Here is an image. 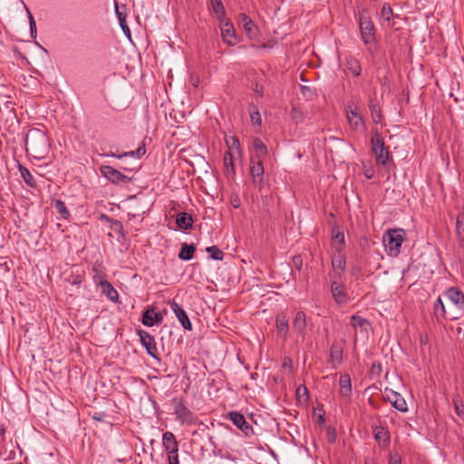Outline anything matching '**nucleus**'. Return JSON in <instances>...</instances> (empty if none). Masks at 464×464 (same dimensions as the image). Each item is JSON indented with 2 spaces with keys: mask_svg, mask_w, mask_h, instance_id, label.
Returning <instances> with one entry per match:
<instances>
[{
  "mask_svg": "<svg viewBox=\"0 0 464 464\" xmlns=\"http://www.w3.org/2000/svg\"><path fill=\"white\" fill-rule=\"evenodd\" d=\"M25 150L36 160H43L47 157L50 150L49 138L44 130L32 128L24 138Z\"/></svg>",
  "mask_w": 464,
  "mask_h": 464,
  "instance_id": "nucleus-1",
  "label": "nucleus"
},
{
  "mask_svg": "<svg viewBox=\"0 0 464 464\" xmlns=\"http://www.w3.org/2000/svg\"><path fill=\"white\" fill-rule=\"evenodd\" d=\"M371 134V150L374 155L376 164L386 167L392 160L389 147L385 145L384 139L378 130L372 129Z\"/></svg>",
  "mask_w": 464,
  "mask_h": 464,
  "instance_id": "nucleus-2",
  "label": "nucleus"
},
{
  "mask_svg": "<svg viewBox=\"0 0 464 464\" xmlns=\"http://www.w3.org/2000/svg\"><path fill=\"white\" fill-rule=\"evenodd\" d=\"M406 237L403 228L388 229L382 237L386 254L396 257L401 253V247Z\"/></svg>",
  "mask_w": 464,
  "mask_h": 464,
  "instance_id": "nucleus-3",
  "label": "nucleus"
},
{
  "mask_svg": "<svg viewBox=\"0 0 464 464\" xmlns=\"http://www.w3.org/2000/svg\"><path fill=\"white\" fill-rule=\"evenodd\" d=\"M171 404L174 409L176 420L182 425L190 426L197 422V415L186 406L185 401L182 398L174 397L171 400Z\"/></svg>",
  "mask_w": 464,
  "mask_h": 464,
  "instance_id": "nucleus-4",
  "label": "nucleus"
},
{
  "mask_svg": "<svg viewBox=\"0 0 464 464\" xmlns=\"http://www.w3.org/2000/svg\"><path fill=\"white\" fill-rule=\"evenodd\" d=\"M359 26L363 44L367 45L375 43V26L371 17L365 12L360 14Z\"/></svg>",
  "mask_w": 464,
  "mask_h": 464,
  "instance_id": "nucleus-5",
  "label": "nucleus"
},
{
  "mask_svg": "<svg viewBox=\"0 0 464 464\" xmlns=\"http://www.w3.org/2000/svg\"><path fill=\"white\" fill-rule=\"evenodd\" d=\"M346 117L351 129L353 130H362L365 128L363 118L357 105L353 102H348L345 107Z\"/></svg>",
  "mask_w": 464,
  "mask_h": 464,
  "instance_id": "nucleus-6",
  "label": "nucleus"
},
{
  "mask_svg": "<svg viewBox=\"0 0 464 464\" xmlns=\"http://www.w3.org/2000/svg\"><path fill=\"white\" fill-rule=\"evenodd\" d=\"M341 274L337 272L331 276V293L338 304H343L346 301V295L344 286L339 282Z\"/></svg>",
  "mask_w": 464,
  "mask_h": 464,
  "instance_id": "nucleus-7",
  "label": "nucleus"
},
{
  "mask_svg": "<svg viewBox=\"0 0 464 464\" xmlns=\"http://www.w3.org/2000/svg\"><path fill=\"white\" fill-rule=\"evenodd\" d=\"M384 393L385 395L383 399L388 401L396 410L401 412H406L408 411L406 401L399 392L386 388Z\"/></svg>",
  "mask_w": 464,
  "mask_h": 464,
  "instance_id": "nucleus-8",
  "label": "nucleus"
},
{
  "mask_svg": "<svg viewBox=\"0 0 464 464\" xmlns=\"http://www.w3.org/2000/svg\"><path fill=\"white\" fill-rule=\"evenodd\" d=\"M228 420H230L235 426L240 429L246 437H250L254 434L253 427L246 420L245 416L240 412H228Z\"/></svg>",
  "mask_w": 464,
  "mask_h": 464,
  "instance_id": "nucleus-9",
  "label": "nucleus"
},
{
  "mask_svg": "<svg viewBox=\"0 0 464 464\" xmlns=\"http://www.w3.org/2000/svg\"><path fill=\"white\" fill-rule=\"evenodd\" d=\"M139 335L142 345L145 347L147 353L153 358L158 359V348L154 337L144 330L139 331Z\"/></svg>",
  "mask_w": 464,
  "mask_h": 464,
  "instance_id": "nucleus-10",
  "label": "nucleus"
},
{
  "mask_svg": "<svg viewBox=\"0 0 464 464\" xmlns=\"http://www.w3.org/2000/svg\"><path fill=\"white\" fill-rule=\"evenodd\" d=\"M100 171L103 177H105L112 183L118 184L121 181L125 182L129 180V178L127 176L123 175L121 171L111 166H101Z\"/></svg>",
  "mask_w": 464,
  "mask_h": 464,
  "instance_id": "nucleus-11",
  "label": "nucleus"
},
{
  "mask_svg": "<svg viewBox=\"0 0 464 464\" xmlns=\"http://www.w3.org/2000/svg\"><path fill=\"white\" fill-rule=\"evenodd\" d=\"M263 161L258 160L251 159L250 173L252 176L253 182L259 188H262L264 182V166Z\"/></svg>",
  "mask_w": 464,
  "mask_h": 464,
  "instance_id": "nucleus-12",
  "label": "nucleus"
},
{
  "mask_svg": "<svg viewBox=\"0 0 464 464\" xmlns=\"http://www.w3.org/2000/svg\"><path fill=\"white\" fill-rule=\"evenodd\" d=\"M220 30L223 41L228 45H234L236 32L233 24L229 20L224 19L223 22H220Z\"/></svg>",
  "mask_w": 464,
  "mask_h": 464,
  "instance_id": "nucleus-13",
  "label": "nucleus"
},
{
  "mask_svg": "<svg viewBox=\"0 0 464 464\" xmlns=\"http://www.w3.org/2000/svg\"><path fill=\"white\" fill-rule=\"evenodd\" d=\"M443 295L458 308L464 309V293L459 287H450L445 290Z\"/></svg>",
  "mask_w": 464,
  "mask_h": 464,
  "instance_id": "nucleus-14",
  "label": "nucleus"
},
{
  "mask_svg": "<svg viewBox=\"0 0 464 464\" xmlns=\"http://www.w3.org/2000/svg\"><path fill=\"white\" fill-rule=\"evenodd\" d=\"M170 307L185 330H192V324L186 311L175 301L170 304Z\"/></svg>",
  "mask_w": 464,
  "mask_h": 464,
  "instance_id": "nucleus-15",
  "label": "nucleus"
},
{
  "mask_svg": "<svg viewBox=\"0 0 464 464\" xmlns=\"http://www.w3.org/2000/svg\"><path fill=\"white\" fill-rule=\"evenodd\" d=\"M163 316L160 313H156L154 307L148 306L143 312L141 322L146 326H153L155 324H160Z\"/></svg>",
  "mask_w": 464,
  "mask_h": 464,
  "instance_id": "nucleus-16",
  "label": "nucleus"
},
{
  "mask_svg": "<svg viewBox=\"0 0 464 464\" xmlns=\"http://www.w3.org/2000/svg\"><path fill=\"white\" fill-rule=\"evenodd\" d=\"M252 147L255 151V155L252 156L251 159L258 160V161H263L266 158H267V147L259 138H255L253 140Z\"/></svg>",
  "mask_w": 464,
  "mask_h": 464,
  "instance_id": "nucleus-17",
  "label": "nucleus"
},
{
  "mask_svg": "<svg viewBox=\"0 0 464 464\" xmlns=\"http://www.w3.org/2000/svg\"><path fill=\"white\" fill-rule=\"evenodd\" d=\"M339 387L340 396L350 399L352 396V382L351 377L348 373L341 374Z\"/></svg>",
  "mask_w": 464,
  "mask_h": 464,
  "instance_id": "nucleus-18",
  "label": "nucleus"
},
{
  "mask_svg": "<svg viewBox=\"0 0 464 464\" xmlns=\"http://www.w3.org/2000/svg\"><path fill=\"white\" fill-rule=\"evenodd\" d=\"M307 326L306 315L303 311H298L293 321V327L301 336H304L305 329Z\"/></svg>",
  "mask_w": 464,
  "mask_h": 464,
  "instance_id": "nucleus-19",
  "label": "nucleus"
},
{
  "mask_svg": "<svg viewBox=\"0 0 464 464\" xmlns=\"http://www.w3.org/2000/svg\"><path fill=\"white\" fill-rule=\"evenodd\" d=\"M276 326L278 334L286 340L289 332V322L285 314H280L276 315Z\"/></svg>",
  "mask_w": 464,
  "mask_h": 464,
  "instance_id": "nucleus-20",
  "label": "nucleus"
},
{
  "mask_svg": "<svg viewBox=\"0 0 464 464\" xmlns=\"http://www.w3.org/2000/svg\"><path fill=\"white\" fill-rule=\"evenodd\" d=\"M433 314L436 321L440 324L447 319L446 307L440 296L433 304Z\"/></svg>",
  "mask_w": 464,
  "mask_h": 464,
  "instance_id": "nucleus-21",
  "label": "nucleus"
},
{
  "mask_svg": "<svg viewBox=\"0 0 464 464\" xmlns=\"http://www.w3.org/2000/svg\"><path fill=\"white\" fill-rule=\"evenodd\" d=\"M373 436L378 443L383 442L384 446L389 445L391 436L388 430L383 426H377L373 428Z\"/></svg>",
  "mask_w": 464,
  "mask_h": 464,
  "instance_id": "nucleus-22",
  "label": "nucleus"
},
{
  "mask_svg": "<svg viewBox=\"0 0 464 464\" xmlns=\"http://www.w3.org/2000/svg\"><path fill=\"white\" fill-rule=\"evenodd\" d=\"M345 68L351 72L354 76H360L362 72V66L360 62L353 56H347L344 61Z\"/></svg>",
  "mask_w": 464,
  "mask_h": 464,
  "instance_id": "nucleus-23",
  "label": "nucleus"
},
{
  "mask_svg": "<svg viewBox=\"0 0 464 464\" xmlns=\"http://www.w3.org/2000/svg\"><path fill=\"white\" fill-rule=\"evenodd\" d=\"M162 444L165 451L179 449L177 439L171 431H166L163 433Z\"/></svg>",
  "mask_w": 464,
  "mask_h": 464,
  "instance_id": "nucleus-24",
  "label": "nucleus"
},
{
  "mask_svg": "<svg viewBox=\"0 0 464 464\" xmlns=\"http://www.w3.org/2000/svg\"><path fill=\"white\" fill-rule=\"evenodd\" d=\"M176 224L180 229L188 230L192 228L193 218L191 215L181 212L177 215Z\"/></svg>",
  "mask_w": 464,
  "mask_h": 464,
  "instance_id": "nucleus-25",
  "label": "nucleus"
},
{
  "mask_svg": "<svg viewBox=\"0 0 464 464\" xmlns=\"http://www.w3.org/2000/svg\"><path fill=\"white\" fill-rule=\"evenodd\" d=\"M332 238L334 240L333 246L336 252L341 253L345 246L344 235L336 228H333Z\"/></svg>",
  "mask_w": 464,
  "mask_h": 464,
  "instance_id": "nucleus-26",
  "label": "nucleus"
},
{
  "mask_svg": "<svg viewBox=\"0 0 464 464\" xmlns=\"http://www.w3.org/2000/svg\"><path fill=\"white\" fill-rule=\"evenodd\" d=\"M368 108L371 112L372 119L374 123L379 124L382 121V111L375 99H370Z\"/></svg>",
  "mask_w": 464,
  "mask_h": 464,
  "instance_id": "nucleus-27",
  "label": "nucleus"
},
{
  "mask_svg": "<svg viewBox=\"0 0 464 464\" xmlns=\"http://www.w3.org/2000/svg\"><path fill=\"white\" fill-rule=\"evenodd\" d=\"M99 285L102 287V294L106 295L108 299H110L112 302L118 301L119 294L109 281H105Z\"/></svg>",
  "mask_w": 464,
  "mask_h": 464,
  "instance_id": "nucleus-28",
  "label": "nucleus"
},
{
  "mask_svg": "<svg viewBox=\"0 0 464 464\" xmlns=\"http://www.w3.org/2000/svg\"><path fill=\"white\" fill-rule=\"evenodd\" d=\"M210 8L220 22L226 19V10L221 0H210Z\"/></svg>",
  "mask_w": 464,
  "mask_h": 464,
  "instance_id": "nucleus-29",
  "label": "nucleus"
},
{
  "mask_svg": "<svg viewBox=\"0 0 464 464\" xmlns=\"http://www.w3.org/2000/svg\"><path fill=\"white\" fill-rule=\"evenodd\" d=\"M196 247L194 245H188V243L181 244V249L179 253V258L184 261H188L193 258Z\"/></svg>",
  "mask_w": 464,
  "mask_h": 464,
  "instance_id": "nucleus-30",
  "label": "nucleus"
},
{
  "mask_svg": "<svg viewBox=\"0 0 464 464\" xmlns=\"http://www.w3.org/2000/svg\"><path fill=\"white\" fill-rule=\"evenodd\" d=\"M92 273H93V276H92V278H93V281L94 283L99 285L101 284H102L103 282L107 281L106 280V276L102 270V264L100 263H95L93 264L92 266Z\"/></svg>",
  "mask_w": 464,
  "mask_h": 464,
  "instance_id": "nucleus-31",
  "label": "nucleus"
},
{
  "mask_svg": "<svg viewBox=\"0 0 464 464\" xmlns=\"http://www.w3.org/2000/svg\"><path fill=\"white\" fill-rule=\"evenodd\" d=\"M330 359L333 363L337 365L343 362V349L337 343H333L330 348Z\"/></svg>",
  "mask_w": 464,
  "mask_h": 464,
  "instance_id": "nucleus-32",
  "label": "nucleus"
},
{
  "mask_svg": "<svg viewBox=\"0 0 464 464\" xmlns=\"http://www.w3.org/2000/svg\"><path fill=\"white\" fill-rule=\"evenodd\" d=\"M331 263H332V266L334 270L335 269H339L341 271L345 270L346 260H345L344 256L342 255V252L341 253L337 252V254L333 255V256L331 258Z\"/></svg>",
  "mask_w": 464,
  "mask_h": 464,
  "instance_id": "nucleus-33",
  "label": "nucleus"
},
{
  "mask_svg": "<svg viewBox=\"0 0 464 464\" xmlns=\"http://www.w3.org/2000/svg\"><path fill=\"white\" fill-rule=\"evenodd\" d=\"M19 170L26 185L31 188H35L36 181L32 173L30 172V170L27 168L22 166L21 164H19Z\"/></svg>",
  "mask_w": 464,
  "mask_h": 464,
  "instance_id": "nucleus-34",
  "label": "nucleus"
},
{
  "mask_svg": "<svg viewBox=\"0 0 464 464\" xmlns=\"http://www.w3.org/2000/svg\"><path fill=\"white\" fill-rule=\"evenodd\" d=\"M225 174L228 177L235 174V167L233 163V155L230 151L224 154Z\"/></svg>",
  "mask_w": 464,
  "mask_h": 464,
  "instance_id": "nucleus-35",
  "label": "nucleus"
},
{
  "mask_svg": "<svg viewBox=\"0 0 464 464\" xmlns=\"http://www.w3.org/2000/svg\"><path fill=\"white\" fill-rule=\"evenodd\" d=\"M53 206L63 218L66 219L70 217V212L68 211L67 207L63 200L54 199L53 202Z\"/></svg>",
  "mask_w": 464,
  "mask_h": 464,
  "instance_id": "nucleus-36",
  "label": "nucleus"
},
{
  "mask_svg": "<svg viewBox=\"0 0 464 464\" xmlns=\"http://www.w3.org/2000/svg\"><path fill=\"white\" fill-rule=\"evenodd\" d=\"M351 325L354 328H365L370 325V323L367 319L359 316V315H352L351 316Z\"/></svg>",
  "mask_w": 464,
  "mask_h": 464,
  "instance_id": "nucleus-37",
  "label": "nucleus"
},
{
  "mask_svg": "<svg viewBox=\"0 0 464 464\" xmlns=\"http://www.w3.org/2000/svg\"><path fill=\"white\" fill-rule=\"evenodd\" d=\"M206 251L213 260H222L224 257V253L217 246H208Z\"/></svg>",
  "mask_w": 464,
  "mask_h": 464,
  "instance_id": "nucleus-38",
  "label": "nucleus"
},
{
  "mask_svg": "<svg viewBox=\"0 0 464 464\" xmlns=\"http://www.w3.org/2000/svg\"><path fill=\"white\" fill-rule=\"evenodd\" d=\"M243 28L249 39L257 38L258 29L254 22H248V24L246 26H244Z\"/></svg>",
  "mask_w": 464,
  "mask_h": 464,
  "instance_id": "nucleus-39",
  "label": "nucleus"
},
{
  "mask_svg": "<svg viewBox=\"0 0 464 464\" xmlns=\"http://www.w3.org/2000/svg\"><path fill=\"white\" fill-rule=\"evenodd\" d=\"M456 231L458 237L464 242V214H460L457 218Z\"/></svg>",
  "mask_w": 464,
  "mask_h": 464,
  "instance_id": "nucleus-40",
  "label": "nucleus"
},
{
  "mask_svg": "<svg viewBox=\"0 0 464 464\" xmlns=\"http://www.w3.org/2000/svg\"><path fill=\"white\" fill-rule=\"evenodd\" d=\"M393 15V12L390 5L384 4L381 10V18L384 21L390 22Z\"/></svg>",
  "mask_w": 464,
  "mask_h": 464,
  "instance_id": "nucleus-41",
  "label": "nucleus"
},
{
  "mask_svg": "<svg viewBox=\"0 0 464 464\" xmlns=\"http://www.w3.org/2000/svg\"><path fill=\"white\" fill-rule=\"evenodd\" d=\"M145 153H146V149H145L144 142H142L141 145H140L136 150L123 152V154H127V157L130 156V157H136V158H140Z\"/></svg>",
  "mask_w": 464,
  "mask_h": 464,
  "instance_id": "nucleus-42",
  "label": "nucleus"
},
{
  "mask_svg": "<svg viewBox=\"0 0 464 464\" xmlns=\"http://www.w3.org/2000/svg\"><path fill=\"white\" fill-rule=\"evenodd\" d=\"M115 12H116L117 17L119 19L120 25L121 26L123 31H125V30L129 31V27L126 23V15L119 10V6L117 5H115Z\"/></svg>",
  "mask_w": 464,
  "mask_h": 464,
  "instance_id": "nucleus-43",
  "label": "nucleus"
},
{
  "mask_svg": "<svg viewBox=\"0 0 464 464\" xmlns=\"http://www.w3.org/2000/svg\"><path fill=\"white\" fill-rule=\"evenodd\" d=\"M28 18H29V24H30V32L33 38L36 37V23L34 21V18L33 14L30 13V11L27 9Z\"/></svg>",
  "mask_w": 464,
  "mask_h": 464,
  "instance_id": "nucleus-44",
  "label": "nucleus"
},
{
  "mask_svg": "<svg viewBox=\"0 0 464 464\" xmlns=\"http://www.w3.org/2000/svg\"><path fill=\"white\" fill-rule=\"evenodd\" d=\"M454 408L456 414L464 420V404L459 401H454Z\"/></svg>",
  "mask_w": 464,
  "mask_h": 464,
  "instance_id": "nucleus-45",
  "label": "nucleus"
},
{
  "mask_svg": "<svg viewBox=\"0 0 464 464\" xmlns=\"http://www.w3.org/2000/svg\"><path fill=\"white\" fill-rule=\"evenodd\" d=\"M228 148H236L239 150V140L237 137L232 136L226 140Z\"/></svg>",
  "mask_w": 464,
  "mask_h": 464,
  "instance_id": "nucleus-46",
  "label": "nucleus"
},
{
  "mask_svg": "<svg viewBox=\"0 0 464 464\" xmlns=\"http://www.w3.org/2000/svg\"><path fill=\"white\" fill-rule=\"evenodd\" d=\"M251 121L253 124L260 125L261 124V115L259 111H256L250 113Z\"/></svg>",
  "mask_w": 464,
  "mask_h": 464,
  "instance_id": "nucleus-47",
  "label": "nucleus"
},
{
  "mask_svg": "<svg viewBox=\"0 0 464 464\" xmlns=\"http://www.w3.org/2000/svg\"><path fill=\"white\" fill-rule=\"evenodd\" d=\"M388 464H401V456L398 453H390Z\"/></svg>",
  "mask_w": 464,
  "mask_h": 464,
  "instance_id": "nucleus-48",
  "label": "nucleus"
},
{
  "mask_svg": "<svg viewBox=\"0 0 464 464\" xmlns=\"http://www.w3.org/2000/svg\"><path fill=\"white\" fill-rule=\"evenodd\" d=\"M248 22H253L246 14H239V24L244 27L248 24Z\"/></svg>",
  "mask_w": 464,
  "mask_h": 464,
  "instance_id": "nucleus-49",
  "label": "nucleus"
},
{
  "mask_svg": "<svg viewBox=\"0 0 464 464\" xmlns=\"http://www.w3.org/2000/svg\"><path fill=\"white\" fill-rule=\"evenodd\" d=\"M363 174L366 179H371L374 175V170L372 167H364Z\"/></svg>",
  "mask_w": 464,
  "mask_h": 464,
  "instance_id": "nucleus-50",
  "label": "nucleus"
},
{
  "mask_svg": "<svg viewBox=\"0 0 464 464\" xmlns=\"http://www.w3.org/2000/svg\"><path fill=\"white\" fill-rule=\"evenodd\" d=\"M293 262H294V264H295V267H296L298 270H300V269H301V267H302V259H301V257H300V256H295V257L293 258Z\"/></svg>",
  "mask_w": 464,
  "mask_h": 464,
  "instance_id": "nucleus-51",
  "label": "nucleus"
},
{
  "mask_svg": "<svg viewBox=\"0 0 464 464\" xmlns=\"http://www.w3.org/2000/svg\"><path fill=\"white\" fill-rule=\"evenodd\" d=\"M103 156H106V157H114V158H118V159H122V158H124V157H127V154H123V153H114V152H111V153L104 154Z\"/></svg>",
  "mask_w": 464,
  "mask_h": 464,
  "instance_id": "nucleus-52",
  "label": "nucleus"
},
{
  "mask_svg": "<svg viewBox=\"0 0 464 464\" xmlns=\"http://www.w3.org/2000/svg\"><path fill=\"white\" fill-rule=\"evenodd\" d=\"M168 459L174 457L179 456V449L173 450H168L166 451Z\"/></svg>",
  "mask_w": 464,
  "mask_h": 464,
  "instance_id": "nucleus-53",
  "label": "nucleus"
},
{
  "mask_svg": "<svg viewBox=\"0 0 464 464\" xmlns=\"http://www.w3.org/2000/svg\"><path fill=\"white\" fill-rule=\"evenodd\" d=\"M169 464H179V456H174L168 459Z\"/></svg>",
  "mask_w": 464,
  "mask_h": 464,
  "instance_id": "nucleus-54",
  "label": "nucleus"
},
{
  "mask_svg": "<svg viewBox=\"0 0 464 464\" xmlns=\"http://www.w3.org/2000/svg\"><path fill=\"white\" fill-rule=\"evenodd\" d=\"M352 272H353V275H359V274H360V272H361V268H360V267H358V266H353V267L352 268Z\"/></svg>",
  "mask_w": 464,
  "mask_h": 464,
  "instance_id": "nucleus-55",
  "label": "nucleus"
},
{
  "mask_svg": "<svg viewBox=\"0 0 464 464\" xmlns=\"http://www.w3.org/2000/svg\"><path fill=\"white\" fill-rule=\"evenodd\" d=\"M259 95H262L263 94V87H258V85H256V88L255 90Z\"/></svg>",
  "mask_w": 464,
  "mask_h": 464,
  "instance_id": "nucleus-56",
  "label": "nucleus"
},
{
  "mask_svg": "<svg viewBox=\"0 0 464 464\" xmlns=\"http://www.w3.org/2000/svg\"><path fill=\"white\" fill-rule=\"evenodd\" d=\"M301 390H303L304 393H306V392H307V389H306V387H305V386H299V387L297 388V393H300V391H301Z\"/></svg>",
  "mask_w": 464,
  "mask_h": 464,
  "instance_id": "nucleus-57",
  "label": "nucleus"
},
{
  "mask_svg": "<svg viewBox=\"0 0 464 464\" xmlns=\"http://www.w3.org/2000/svg\"><path fill=\"white\" fill-rule=\"evenodd\" d=\"M5 430L4 425H3V424H0V435H4V434H5Z\"/></svg>",
  "mask_w": 464,
  "mask_h": 464,
  "instance_id": "nucleus-58",
  "label": "nucleus"
},
{
  "mask_svg": "<svg viewBox=\"0 0 464 464\" xmlns=\"http://www.w3.org/2000/svg\"><path fill=\"white\" fill-rule=\"evenodd\" d=\"M233 207L234 208H238L239 207V201L238 200H236L233 202Z\"/></svg>",
  "mask_w": 464,
  "mask_h": 464,
  "instance_id": "nucleus-59",
  "label": "nucleus"
},
{
  "mask_svg": "<svg viewBox=\"0 0 464 464\" xmlns=\"http://www.w3.org/2000/svg\"><path fill=\"white\" fill-rule=\"evenodd\" d=\"M198 80L194 81L192 83H193L194 86H198Z\"/></svg>",
  "mask_w": 464,
  "mask_h": 464,
  "instance_id": "nucleus-60",
  "label": "nucleus"
},
{
  "mask_svg": "<svg viewBox=\"0 0 464 464\" xmlns=\"http://www.w3.org/2000/svg\"><path fill=\"white\" fill-rule=\"evenodd\" d=\"M296 111H297V110H296L295 108H293V109H292V114H294V113H295V112H296Z\"/></svg>",
  "mask_w": 464,
  "mask_h": 464,
  "instance_id": "nucleus-61",
  "label": "nucleus"
},
{
  "mask_svg": "<svg viewBox=\"0 0 464 464\" xmlns=\"http://www.w3.org/2000/svg\"><path fill=\"white\" fill-rule=\"evenodd\" d=\"M365 464H371L370 462L366 461Z\"/></svg>",
  "mask_w": 464,
  "mask_h": 464,
  "instance_id": "nucleus-62",
  "label": "nucleus"
}]
</instances>
